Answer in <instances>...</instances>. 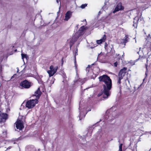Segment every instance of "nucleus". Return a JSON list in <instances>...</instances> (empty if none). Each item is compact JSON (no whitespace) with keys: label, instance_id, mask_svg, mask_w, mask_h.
<instances>
[{"label":"nucleus","instance_id":"72a5a7b5","mask_svg":"<svg viewBox=\"0 0 151 151\" xmlns=\"http://www.w3.org/2000/svg\"><path fill=\"white\" fill-rule=\"evenodd\" d=\"M56 1H57V2L58 3V2H59L58 1V0H56Z\"/></svg>","mask_w":151,"mask_h":151},{"label":"nucleus","instance_id":"f257e3e1","mask_svg":"<svg viewBox=\"0 0 151 151\" xmlns=\"http://www.w3.org/2000/svg\"><path fill=\"white\" fill-rule=\"evenodd\" d=\"M99 79L100 82H103L104 83L103 85V97L104 99H106L111 94L110 90L112 85L111 80L109 76L106 75L99 76Z\"/></svg>","mask_w":151,"mask_h":151},{"label":"nucleus","instance_id":"412c9836","mask_svg":"<svg viewBox=\"0 0 151 151\" xmlns=\"http://www.w3.org/2000/svg\"><path fill=\"white\" fill-rule=\"evenodd\" d=\"M119 78V79H118V80L117 84H118V85L119 86V88H120V83H121V80L122 79H120L119 78Z\"/></svg>","mask_w":151,"mask_h":151},{"label":"nucleus","instance_id":"b1692460","mask_svg":"<svg viewBox=\"0 0 151 151\" xmlns=\"http://www.w3.org/2000/svg\"><path fill=\"white\" fill-rule=\"evenodd\" d=\"M74 63H75V67L76 69H77V65L76 64V60H75Z\"/></svg>","mask_w":151,"mask_h":151},{"label":"nucleus","instance_id":"2eb2a0df","mask_svg":"<svg viewBox=\"0 0 151 151\" xmlns=\"http://www.w3.org/2000/svg\"><path fill=\"white\" fill-rule=\"evenodd\" d=\"M58 69V67H55L54 68V69L52 70V71L53 72L52 75H54L55 74L57 71Z\"/></svg>","mask_w":151,"mask_h":151},{"label":"nucleus","instance_id":"9b49d317","mask_svg":"<svg viewBox=\"0 0 151 151\" xmlns=\"http://www.w3.org/2000/svg\"><path fill=\"white\" fill-rule=\"evenodd\" d=\"M78 33H76L75 35L72 37L71 41L72 42H74L77 40L78 39L80 36L78 35Z\"/></svg>","mask_w":151,"mask_h":151},{"label":"nucleus","instance_id":"58836bf2","mask_svg":"<svg viewBox=\"0 0 151 151\" xmlns=\"http://www.w3.org/2000/svg\"><path fill=\"white\" fill-rule=\"evenodd\" d=\"M145 78L143 79V81H144L145 80Z\"/></svg>","mask_w":151,"mask_h":151},{"label":"nucleus","instance_id":"37998d69","mask_svg":"<svg viewBox=\"0 0 151 151\" xmlns=\"http://www.w3.org/2000/svg\"><path fill=\"white\" fill-rule=\"evenodd\" d=\"M133 151H134V150H133ZM136 151H137V150H136Z\"/></svg>","mask_w":151,"mask_h":151},{"label":"nucleus","instance_id":"20e7f679","mask_svg":"<svg viewBox=\"0 0 151 151\" xmlns=\"http://www.w3.org/2000/svg\"><path fill=\"white\" fill-rule=\"evenodd\" d=\"M8 118V115L0 111V123L4 122Z\"/></svg>","mask_w":151,"mask_h":151},{"label":"nucleus","instance_id":"ea45409f","mask_svg":"<svg viewBox=\"0 0 151 151\" xmlns=\"http://www.w3.org/2000/svg\"><path fill=\"white\" fill-rule=\"evenodd\" d=\"M100 12H99V13H100Z\"/></svg>","mask_w":151,"mask_h":151},{"label":"nucleus","instance_id":"f03ea898","mask_svg":"<svg viewBox=\"0 0 151 151\" xmlns=\"http://www.w3.org/2000/svg\"><path fill=\"white\" fill-rule=\"evenodd\" d=\"M41 94L40 88H38L37 90L35 92L34 96L36 97V99H30L27 101L25 106L28 109H30L34 107L36 104L38 103V99H39Z\"/></svg>","mask_w":151,"mask_h":151},{"label":"nucleus","instance_id":"c9c22d12","mask_svg":"<svg viewBox=\"0 0 151 151\" xmlns=\"http://www.w3.org/2000/svg\"><path fill=\"white\" fill-rule=\"evenodd\" d=\"M149 151H151V148L149 150Z\"/></svg>","mask_w":151,"mask_h":151},{"label":"nucleus","instance_id":"2f4dec72","mask_svg":"<svg viewBox=\"0 0 151 151\" xmlns=\"http://www.w3.org/2000/svg\"><path fill=\"white\" fill-rule=\"evenodd\" d=\"M88 68L90 67V65H88Z\"/></svg>","mask_w":151,"mask_h":151},{"label":"nucleus","instance_id":"4c0bfd02","mask_svg":"<svg viewBox=\"0 0 151 151\" xmlns=\"http://www.w3.org/2000/svg\"><path fill=\"white\" fill-rule=\"evenodd\" d=\"M19 70V69H18V70H17V71Z\"/></svg>","mask_w":151,"mask_h":151},{"label":"nucleus","instance_id":"393cba45","mask_svg":"<svg viewBox=\"0 0 151 151\" xmlns=\"http://www.w3.org/2000/svg\"><path fill=\"white\" fill-rule=\"evenodd\" d=\"M117 64H118V63L117 62H116L114 63V66L115 67H117Z\"/></svg>","mask_w":151,"mask_h":151},{"label":"nucleus","instance_id":"dca6fc26","mask_svg":"<svg viewBox=\"0 0 151 151\" xmlns=\"http://www.w3.org/2000/svg\"><path fill=\"white\" fill-rule=\"evenodd\" d=\"M47 72L48 73L49 76L50 77L52 76L53 75L52 74H53V72L52 71V70H48Z\"/></svg>","mask_w":151,"mask_h":151},{"label":"nucleus","instance_id":"4be33fe9","mask_svg":"<svg viewBox=\"0 0 151 151\" xmlns=\"http://www.w3.org/2000/svg\"><path fill=\"white\" fill-rule=\"evenodd\" d=\"M146 72H145V75H146V76L147 75V73L148 72V70H147V65H146Z\"/></svg>","mask_w":151,"mask_h":151},{"label":"nucleus","instance_id":"4468645a","mask_svg":"<svg viewBox=\"0 0 151 151\" xmlns=\"http://www.w3.org/2000/svg\"><path fill=\"white\" fill-rule=\"evenodd\" d=\"M129 40V38L128 36H125L123 40V43H124V45H125V43L127 42H128Z\"/></svg>","mask_w":151,"mask_h":151},{"label":"nucleus","instance_id":"f8f14e48","mask_svg":"<svg viewBox=\"0 0 151 151\" xmlns=\"http://www.w3.org/2000/svg\"><path fill=\"white\" fill-rule=\"evenodd\" d=\"M142 18L141 17H135L134 19V23H138L139 22L142 21Z\"/></svg>","mask_w":151,"mask_h":151},{"label":"nucleus","instance_id":"1a4fd4ad","mask_svg":"<svg viewBox=\"0 0 151 151\" xmlns=\"http://www.w3.org/2000/svg\"><path fill=\"white\" fill-rule=\"evenodd\" d=\"M86 29V27H85L84 26L81 27L79 30L78 32L76 33H78L79 36L82 35L84 33V31Z\"/></svg>","mask_w":151,"mask_h":151},{"label":"nucleus","instance_id":"6ab92c4d","mask_svg":"<svg viewBox=\"0 0 151 151\" xmlns=\"http://www.w3.org/2000/svg\"><path fill=\"white\" fill-rule=\"evenodd\" d=\"M122 144H121L119 146V150L118 151H122Z\"/></svg>","mask_w":151,"mask_h":151},{"label":"nucleus","instance_id":"423d86ee","mask_svg":"<svg viewBox=\"0 0 151 151\" xmlns=\"http://www.w3.org/2000/svg\"><path fill=\"white\" fill-rule=\"evenodd\" d=\"M16 127L17 129L19 130H21L24 128L23 125V124L22 122V121L19 120L16 123Z\"/></svg>","mask_w":151,"mask_h":151},{"label":"nucleus","instance_id":"e433bc0d","mask_svg":"<svg viewBox=\"0 0 151 151\" xmlns=\"http://www.w3.org/2000/svg\"><path fill=\"white\" fill-rule=\"evenodd\" d=\"M93 64H92L91 65H93Z\"/></svg>","mask_w":151,"mask_h":151},{"label":"nucleus","instance_id":"7c9ffc66","mask_svg":"<svg viewBox=\"0 0 151 151\" xmlns=\"http://www.w3.org/2000/svg\"><path fill=\"white\" fill-rule=\"evenodd\" d=\"M15 75V74H14V75L13 76H12L11 77V79H12L14 77V75Z\"/></svg>","mask_w":151,"mask_h":151},{"label":"nucleus","instance_id":"c85d7f7f","mask_svg":"<svg viewBox=\"0 0 151 151\" xmlns=\"http://www.w3.org/2000/svg\"><path fill=\"white\" fill-rule=\"evenodd\" d=\"M12 148V147L11 146L9 147L7 149V150L9 149H11Z\"/></svg>","mask_w":151,"mask_h":151},{"label":"nucleus","instance_id":"c756f323","mask_svg":"<svg viewBox=\"0 0 151 151\" xmlns=\"http://www.w3.org/2000/svg\"><path fill=\"white\" fill-rule=\"evenodd\" d=\"M88 67H87L86 68V70L87 71V70H88Z\"/></svg>","mask_w":151,"mask_h":151},{"label":"nucleus","instance_id":"473e14b6","mask_svg":"<svg viewBox=\"0 0 151 151\" xmlns=\"http://www.w3.org/2000/svg\"><path fill=\"white\" fill-rule=\"evenodd\" d=\"M141 85H142V84H141V85H140L139 87H138V88H137V89L139 88V87H140Z\"/></svg>","mask_w":151,"mask_h":151},{"label":"nucleus","instance_id":"0eeeda50","mask_svg":"<svg viewBox=\"0 0 151 151\" xmlns=\"http://www.w3.org/2000/svg\"><path fill=\"white\" fill-rule=\"evenodd\" d=\"M147 40L148 41L145 45V48H149L151 50V37H148Z\"/></svg>","mask_w":151,"mask_h":151},{"label":"nucleus","instance_id":"cd10ccee","mask_svg":"<svg viewBox=\"0 0 151 151\" xmlns=\"http://www.w3.org/2000/svg\"><path fill=\"white\" fill-rule=\"evenodd\" d=\"M2 73V70L1 69L0 70V74L1 75Z\"/></svg>","mask_w":151,"mask_h":151},{"label":"nucleus","instance_id":"7ed1b4c3","mask_svg":"<svg viewBox=\"0 0 151 151\" xmlns=\"http://www.w3.org/2000/svg\"><path fill=\"white\" fill-rule=\"evenodd\" d=\"M20 85L22 87L25 88H28L31 86L30 83L27 80L21 82Z\"/></svg>","mask_w":151,"mask_h":151},{"label":"nucleus","instance_id":"a211bd4d","mask_svg":"<svg viewBox=\"0 0 151 151\" xmlns=\"http://www.w3.org/2000/svg\"><path fill=\"white\" fill-rule=\"evenodd\" d=\"M22 59L24 60V58H27V55L23 53L21 54Z\"/></svg>","mask_w":151,"mask_h":151},{"label":"nucleus","instance_id":"ddd939ff","mask_svg":"<svg viewBox=\"0 0 151 151\" xmlns=\"http://www.w3.org/2000/svg\"><path fill=\"white\" fill-rule=\"evenodd\" d=\"M106 38V36L105 35H104L103 36V37L100 40H97L96 42L97 44H100L101 43L105 41Z\"/></svg>","mask_w":151,"mask_h":151},{"label":"nucleus","instance_id":"39448f33","mask_svg":"<svg viewBox=\"0 0 151 151\" xmlns=\"http://www.w3.org/2000/svg\"><path fill=\"white\" fill-rule=\"evenodd\" d=\"M127 69V68L124 67L120 71L118 75V78L120 79H122L126 73V70Z\"/></svg>","mask_w":151,"mask_h":151},{"label":"nucleus","instance_id":"5701e85b","mask_svg":"<svg viewBox=\"0 0 151 151\" xmlns=\"http://www.w3.org/2000/svg\"><path fill=\"white\" fill-rule=\"evenodd\" d=\"M134 24H133V26L135 28H136L137 26V24L138 23H134Z\"/></svg>","mask_w":151,"mask_h":151},{"label":"nucleus","instance_id":"bb28decb","mask_svg":"<svg viewBox=\"0 0 151 151\" xmlns=\"http://www.w3.org/2000/svg\"><path fill=\"white\" fill-rule=\"evenodd\" d=\"M78 49L77 48L76 49V51L75 52V55H78Z\"/></svg>","mask_w":151,"mask_h":151},{"label":"nucleus","instance_id":"f704fd0d","mask_svg":"<svg viewBox=\"0 0 151 151\" xmlns=\"http://www.w3.org/2000/svg\"><path fill=\"white\" fill-rule=\"evenodd\" d=\"M101 129H99V131L100 132H101Z\"/></svg>","mask_w":151,"mask_h":151},{"label":"nucleus","instance_id":"6e6552de","mask_svg":"<svg viewBox=\"0 0 151 151\" xmlns=\"http://www.w3.org/2000/svg\"><path fill=\"white\" fill-rule=\"evenodd\" d=\"M72 12L68 11L65 14V17L64 19L65 21H68L71 17Z\"/></svg>","mask_w":151,"mask_h":151},{"label":"nucleus","instance_id":"f3484780","mask_svg":"<svg viewBox=\"0 0 151 151\" xmlns=\"http://www.w3.org/2000/svg\"><path fill=\"white\" fill-rule=\"evenodd\" d=\"M85 116V114H81V112H80V115L79 116V119L81 120Z\"/></svg>","mask_w":151,"mask_h":151},{"label":"nucleus","instance_id":"a19ab883","mask_svg":"<svg viewBox=\"0 0 151 151\" xmlns=\"http://www.w3.org/2000/svg\"><path fill=\"white\" fill-rule=\"evenodd\" d=\"M100 12H99V13H100Z\"/></svg>","mask_w":151,"mask_h":151},{"label":"nucleus","instance_id":"79ce46f5","mask_svg":"<svg viewBox=\"0 0 151 151\" xmlns=\"http://www.w3.org/2000/svg\"><path fill=\"white\" fill-rule=\"evenodd\" d=\"M71 45H70V48H71Z\"/></svg>","mask_w":151,"mask_h":151},{"label":"nucleus","instance_id":"a878e982","mask_svg":"<svg viewBox=\"0 0 151 151\" xmlns=\"http://www.w3.org/2000/svg\"><path fill=\"white\" fill-rule=\"evenodd\" d=\"M53 66L52 65H51L50 67V70H52V69H54Z\"/></svg>","mask_w":151,"mask_h":151},{"label":"nucleus","instance_id":"9d476101","mask_svg":"<svg viewBox=\"0 0 151 151\" xmlns=\"http://www.w3.org/2000/svg\"><path fill=\"white\" fill-rule=\"evenodd\" d=\"M124 9L123 6H122V4L121 3H119L116 7L114 12H116L120 10H122Z\"/></svg>","mask_w":151,"mask_h":151},{"label":"nucleus","instance_id":"aec40b11","mask_svg":"<svg viewBox=\"0 0 151 151\" xmlns=\"http://www.w3.org/2000/svg\"><path fill=\"white\" fill-rule=\"evenodd\" d=\"M87 6V4H82L81 6V7L82 9L84 8L86 6Z\"/></svg>","mask_w":151,"mask_h":151}]
</instances>
